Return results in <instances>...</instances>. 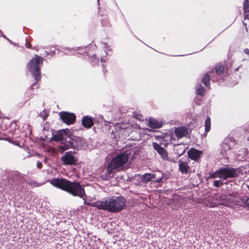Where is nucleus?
I'll list each match as a JSON object with an SVG mask.
<instances>
[{
  "instance_id": "f257e3e1",
  "label": "nucleus",
  "mask_w": 249,
  "mask_h": 249,
  "mask_svg": "<svg viewBox=\"0 0 249 249\" xmlns=\"http://www.w3.org/2000/svg\"><path fill=\"white\" fill-rule=\"evenodd\" d=\"M85 205L95 207L99 209L107 210L111 213L119 212L125 206V199L121 196L107 197L102 201H97L93 203L89 202L87 199L84 198Z\"/></svg>"
},
{
  "instance_id": "f03ea898",
  "label": "nucleus",
  "mask_w": 249,
  "mask_h": 249,
  "mask_svg": "<svg viewBox=\"0 0 249 249\" xmlns=\"http://www.w3.org/2000/svg\"><path fill=\"white\" fill-rule=\"evenodd\" d=\"M53 186L64 190L73 196L83 198L85 192L82 186L77 182H71L65 178H54L49 181Z\"/></svg>"
},
{
  "instance_id": "7ed1b4c3",
  "label": "nucleus",
  "mask_w": 249,
  "mask_h": 249,
  "mask_svg": "<svg viewBox=\"0 0 249 249\" xmlns=\"http://www.w3.org/2000/svg\"><path fill=\"white\" fill-rule=\"evenodd\" d=\"M129 159L126 153H121L116 156L109 163L107 170L106 178L112 177L114 170H119L125 164Z\"/></svg>"
},
{
  "instance_id": "20e7f679",
  "label": "nucleus",
  "mask_w": 249,
  "mask_h": 249,
  "mask_svg": "<svg viewBox=\"0 0 249 249\" xmlns=\"http://www.w3.org/2000/svg\"><path fill=\"white\" fill-rule=\"evenodd\" d=\"M71 132L70 130L63 129L61 130L59 134L53 137V140L60 141V143L58 146V151L61 153L65 150L72 148V144L71 143Z\"/></svg>"
},
{
  "instance_id": "39448f33",
  "label": "nucleus",
  "mask_w": 249,
  "mask_h": 249,
  "mask_svg": "<svg viewBox=\"0 0 249 249\" xmlns=\"http://www.w3.org/2000/svg\"><path fill=\"white\" fill-rule=\"evenodd\" d=\"M43 59L38 55H36L31 60L27 65L28 69L34 75L36 80L39 79V66L42 63Z\"/></svg>"
},
{
  "instance_id": "423d86ee",
  "label": "nucleus",
  "mask_w": 249,
  "mask_h": 249,
  "mask_svg": "<svg viewBox=\"0 0 249 249\" xmlns=\"http://www.w3.org/2000/svg\"><path fill=\"white\" fill-rule=\"evenodd\" d=\"M238 170L234 169H221L215 172L212 175L213 178H219L223 179L234 178L238 175Z\"/></svg>"
},
{
  "instance_id": "0eeeda50",
  "label": "nucleus",
  "mask_w": 249,
  "mask_h": 249,
  "mask_svg": "<svg viewBox=\"0 0 249 249\" xmlns=\"http://www.w3.org/2000/svg\"><path fill=\"white\" fill-rule=\"evenodd\" d=\"M61 160L64 165H76L78 158L75 156V153L69 151L66 152L62 157Z\"/></svg>"
},
{
  "instance_id": "6e6552de",
  "label": "nucleus",
  "mask_w": 249,
  "mask_h": 249,
  "mask_svg": "<svg viewBox=\"0 0 249 249\" xmlns=\"http://www.w3.org/2000/svg\"><path fill=\"white\" fill-rule=\"evenodd\" d=\"M153 146L157 152L160 155L161 158L163 160L169 161H173V159L170 158L168 156V154L166 150L162 147H161L158 143L156 142L153 143Z\"/></svg>"
},
{
  "instance_id": "1a4fd4ad",
  "label": "nucleus",
  "mask_w": 249,
  "mask_h": 249,
  "mask_svg": "<svg viewBox=\"0 0 249 249\" xmlns=\"http://www.w3.org/2000/svg\"><path fill=\"white\" fill-rule=\"evenodd\" d=\"M162 177V175L159 172L153 174L146 173L143 175L142 180L144 182H148L153 179V181L160 182Z\"/></svg>"
},
{
  "instance_id": "9d476101",
  "label": "nucleus",
  "mask_w": 249,
  "mask_h": 249,
  "mask_svg": "<svg viewBox=\"0 0 249 249\" xmlns=\"http://www.w3.org/2000/svg\"><path fill=\"white\" fill-rule=\"evenodd\" d=\"M60 115L63 121L68 124H73L75 122V116L73 113L61 112Z\"/></svg>"
},
{
  "instance_id": "9b49d317",
  "label": "nucleus",
  "mask_w": 249,
  "mask_h": 249,
  "mask_svg": "<svg viewBox=\"0 0 249 249\" xmlns=\"http://www.w3.org/2000/svg\"><path fill=\"white\" fill-rule=\"evenodd\" d=\"M71 143L73 145L72 148L79 149L84 146L85 142L82 138L71 135Z\"/></svg>"
},
{
  "instance_id": "f8f14e48",
  "label": "nucleus",
  "mask_w": 249,
  "mask_h": 249,
  "mask_svg": "<svg viewBox=\"0 0 249 249\" xmlns=\"http://www.w3.org/2000/svg\"><path fill=\"white\" fill-rule=\"evenodd\" d=\"M188 155L190 159L196 160L201 156L202 152L192 148L188 151Z\"/></svg>"
},
{
  "instance_id": "ddd939ff",
  "label": "nucleus",
  "mask_w": 249,
  "mask_h": 249,
  "mask_svg": "<svg viewBox=\"0 0 249 249\" xmlns=\"http://www.w3.org/2000/svg\"><path fill=\"white\" fill-rule=\"evenodd\" d=\"M163 122L161 121L154 119H150L148 121V126L153 128H159L162 127Z\"/></svg>"
},
{
  "instance_id": "4468645a",
  "label": "nucleus",
  "mask_w": 249,
  "mask_h": 249,
  "mask_svg": "<svg viewBox=\"0 0 249 249\" xmlns=\"http://www.w3.org/2000/svg\"><path fill=\"white\" fill-rule=\"evenodd\" d=\"M82 123L84 127L90 128L93 124V118L88 116H84L82 120Z\"/></svg>"
},
{
  "instance_id": "2eb2a0df",
  "label": "nucleus",
  "mask_w": 249,
  "mask_h": 249,
  "mask_svg": "<svg viewBox=\"0 0 249 249\" xmlns=\"http://www.w3.org/2000/svg\"><path fill=\"white\" fill-rule=\"evenodd\" d=\"M175 132L177 137L180 138L187 134V130L185 127H180L177 128Z\"/></svg>"
},
{
  "instance_id": "dca6fc26",
  "label": "nucleus",
  "mask_w": 249,
  "mask_h": 249,
  "mask_svg": "<svg viewBox=\"0 0 249 249\" xmlns=\"http://www.w3.org/2000/svg\"><path fill=\"white\" fill-rule=\"evenodd\" d=\"M179 168L182 173H187L189 171V166L186 162L179 161Z\"/></svg>"
},
{
  "instance_id": "f3484780",
  "label": "nucleus",
  "mask_w": 249,
  "mask_h": 249,
  "mask_svg": "<svg viewBox=\"0 0 249 249\" xmlns=\"http://www.w3.org/2000/svg\"><path fill=\"white\" fill-rule=\"evenodd\" d=\"M164 139L165 140V142H166V144H168L169 143H172L173 142V140H174V139L173 137V134L171 133H166L164 136Z\"/></svg>"
},
{
  "instance_id": "a211bd4d",
  "label": "nucleus",
  "mask_w": 249,
  "mask_h": 249,
  "mask_svg": "<svg viewBox=\"0 0 249 249\" xmlns=\"http://www.w3.org/2000/svg\"><path fill=\"white\" fill-rule=\"evenodd\" d=\"M175 149L177 151V154L179 156H181L185 152V147L183 145H178L177 147L175 148Z\"/></svg>"
},
{
  "instance_id": "6ab92c4d",
  "label": "nucleus",
  "mask_w": 249,
  "mask_h": 249,
  "mask_svg": "<svg viewBox=\"0 0 249 249\" xmlns=\"http://www.w3.org/2000/svg\"><path fill=\"white\" fill-rule=\"evenodd\" d=\"M205 131L208 132L211 128V120L210 118L208 117L206 118L205 122Z\"/></svg>"
},
{
  "instance_id": "aec40b11",
  "label": "nucleus",
  "mask_w": 249,
  "mask_h": 249,
  "mask_svg": "<svg viewBox=\"0 0 249 249\" xmlns=\"http://www.w3.org/2000/svg\"><path fill=\"white\" fill-rule=\"evenodd\" d=\"M210 82V76L208 74L204 75V77L202 79V83L206 86H208L209 85Z\"/></svg>"
},
{
  "instance_id": "412c9836",
  "label": "nucleus",
  "mask_w": 249,
  "mask_h": 249,
  "mask_svg": "<svg viewBox=\"0 0 249 249\" xmlns=\"http://www.w3.org/2000/svg\"><path fill=\"white\" fill-rule=\"evenodd\" d=\"M243 7L245 14L249 13V0H244Z\"/></svg>"
},
{
  "instance_id": "4be33fe9",
  "label": "nucleus",
  "mask_w": 249,
  "mask_h": 249,
  "mask_svg": "<svg viewBox=\"0 0 249 249\" xmlns=\"http://www.w3.org/2000/svg\"><path fill=\"white\" fill-rule=\"evenodd\" d=\"M28 183L30 186L33 187H36L42 185V184H39L33 180L28 181Z\"/></svg>"
},
{
  "instance_id": "5701e85b",
  "label": "nucleus",
  "mask_w": 249,
  "mask_h": 249,
  "mask_svg": "<svg viewBox=\"0 0 249 249\" xmlns=\"http://www.w3.org/2000/svg\"><path fill=\"white\" fill-rule=\"evenodd\" d=\"M196 92L197 94L202 95L204 93V90L201 86L196 87Z\"/></svg>"
},
{
  "instance_id": "b1692460",
  "label": "nucleus",
  "mask_w": 249,
  "mask_h": 249,
  "mask_svg": "<svg viewBox=\"0 0 249 249\" xmlns=\"http://www.w3.org/2000/svg\"><path fill=\"white\" fill-rule=\"evenodd\" d=\"M224 70V66L223 65H219L218 67L216 68V72L217 74L221 73Z\"/></svg>"
},
{
  "instance_id": "393cba45",
  "label": "nucleus",
  "mask_w": 249,
  "mask_h": 249,
  "mask_svg": "<svg viewBox=\"0 0 249 249\" xmlns=\"http://www.w3.org/2000/svg\"><path fill=\"white\" fill-rule=\"evenodd\" d=\"M222 184V182L220 180H215L214 182V186L216 187H219Z\"/></svg>"
},
{
  "instance_id": "a878e982",
  "label": "nucleus",
  "mask_w": 249,
  "mask_h": 249,
  "mask_svg": "<svg viewBox=\"0 0 249 249\" xmlns=\"http://www.w3.org/2000/svg\"><path fill=\"white\" fill-rule=\"evenodd\" d=\"M244 52L245 53H246L247 54H249V49H245L244 51Z\"/></svg>"
},
{
  "instance_id": "bb28decb",
  "label": "nucleus",
  "mask_w": 249,
  "mask_h": 249,
  "mask_svg": "<svg viewBox=\"0 0 249 249\" xmlns=\"http://www.w3.org/2000/svg\"><path fill=\"white\" fill-rule=\"evenodd\" d=\"M246 205L249 207V198L247 199L246 201Z\"/></svg>"
},
{
  "instance_id": "cd10ccee",
  "label": "nucleus",
  "mask_w": 249,
  "mask_h": 249,
  "mask_svg": "<svg viewBox=\"0 0 249 249\" xmlns=\"http://www.w3.org/2000/svg\"><path fill=\"white\" fill-rule=\"evenodd\" d=\"M222 204L223 205H227V204L226 203H224V202L222 203Z\"/></svg>"
}]
</instances>
